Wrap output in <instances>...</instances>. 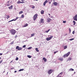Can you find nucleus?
Returning <instances> with one entry per match:
<instances>
[{
  "mask_svg": "<svg viewBox=\"0 0 77 77\" xmlns=\"http://www.w3.org/2000/svg\"><path fill=\"white\" fill-rule=\"evenodd\" d=\"M9 31L11 34V35H15L16 33V30L13 29H11L9 30Z\"/></svg>",
  "mask_w": 77,
  "mask_h": 77,
  "instance_id": "obj_1",
  "label": "nucleus"
},
{
  "mask_svg": "<svg viewBox=\"0 0 77 77\" xmlns=\"http://www.w3.org/2000/svg\"><path fill=\"white\" fill-rule=\"evenodd\" d=\"M70 52H69L65 54V55L63 56V57H64V58L66 57H68L69 54H70Z\"/></svg>",
  "mask_w": 77,
  "mask_h": 77,
  "instance_id": "obj_2",
  "label": "nucleus"
},
{
  "mask_svg": "<svg viewBox=\"0 0 77 77\" xmlns=\"http://www.w3.org/2000/svg\"><path fill=\"white\" fill-rule=\"evenodd\" d=\"M37 17H38L37 14H35L34 15L33 17L34 21H35L36 20V18H37Z\"/></svg>",
  "mask_w": 77,
  "mask_h": 77,
  "instance_id": "obj_3",
  "label": "nucleus"
},
{
  "mask_svg": "<svg viewBox=\"0 0 77 77\" xmlns=\"http://www.w3.org/2000/svg\"><path fill=\"white\" fill-rule=\"evenodd\" d=\"M16 50H18L19 51L20 50H22V48L21 47H20L19 46H17L16 48Z\"/></svg>",
  "mask_w": 77,
  "mask_h": 77,
  "instance_id": "obj_4",
  "label": "nucleus"
},
{
  "mask_svg": "<svg viewBox=\"0 0 77 77\" xmlns=\"http://www.w3.org/2000/svg\"><path fill=\"white\" fill-rule=\"evenodd\" d=\"M53 70H52V69H50L48 71V74L50 75L53 72Z\"/></svg>",
  "mask_w": 77,
  "mask_h": 77,
  "instance_id": "obj_5",
  "label": "nucleus"
},
{
  "mask_svg": "<svg viewBox=\"0 0 77 77\" xmlns=\"http://www.w3.org/2000/svg\"><path fill=\"white\" fill-rule=\"evenodd\" d=\"M53 36L51 35L49 38H46V39H47V41H50V39H52V38H53Z\"/></svg>",
  "mask_w": 77,
  "mask_h": 77,
  "instance_id": "obj_6",
  "label": "nucleus"
},
{
  "mask_svg": "<svg viewBox=\"0 0 77 77\" xmlns=\"http://www.w3.org/2000/svg\"><path fill=\"white\" fill-rule=\"evenodd\" d=\"M74 20L77 21V14L75 15V17H73Z\"/></svg>",
  "mask_w": 77,
  "mask_h": 77,
  "instance_id": "obj_7",
  "label": "nucleus"
},
{
  "mask_svg": "<svg viewBox=\"0 0 77 77\" xmlns=\"http://www.w3.org/2000/svg\"><path fill=\"white\" fill-rule=\"evenodd\" d=\"M44 20L43 19H42L40 20V21L39 22V23H43L44 24Z\"/></svg>",
  "mask_w": 77,
  "mask_h": 77,
  "instance_id": "obj_8",
  "label": "nucleus"
},
{
  "mask_svg": "<svg viewBox=\"0 0 77 77\" xmlns=\"http://www.w3.org/2000/svg\"><path fill=\"white\" fill-rule=\"evenodd\" d=\"M51 19L50 18H48L47 19V23H50V21H51Z\"/></svg>",
  "mask_w": 77,
  "mask_h": 77,
  "instance_id": "obj_9",
  "label": "nucleus"
},
{
  "mask_svg": "<svg viewBox=\"0 0 77 77\" xmlns=\"http://www.w3.org/2000/svg\"><path fill=\"white\" fill-rule=\"evenodd\" d=\"M58 60H60V61H61V62H62L63 61V58H59L58 59Z\"/></svg>",
  "mask_w": 77,
  "mask_h": 77,
  "instance_id": "obj_10",
  "label": "nucleus"
},
{
  "mask_svg": "<svg viewBox=\"0 0 77 77\" xmlns=\"http://www.w3.org/2000/svg\"><path fill=\"white\" fill-rule=\"evenodd\" d=\"M48 2V0H45L43 3L44 6H45V4H46V3H47Z\"/></svg>",
  "mask_w": 77,
  "mask_h": 77,
  "instance_id": "obj_11",
  "label": "nucleus"
},
{
  "mask_svg": "<svg viewBox=\"0 0 77 77\" xmlns=\"http://www.w3.org/2000/svg\"><path fill=\"white\" fill-rule=\"evenodd\" d=\"M48 2V0H45L43 3L44 6H45V4H46V3H47Z\"/></svg>",
  "mask_w": 77,
  "mask_h": 77,
  "instance_id": "obj_12",
  "label": "nucleus"
},
{
  "mask_svg": "<svg viewBox=\"0 0 77 77\" xmlns=\"http://www.w3.org/2000/svg\"><path fill=\"white\" fill-rule=\"evenodd\" d=\"M8 9L10 10L12 9H13V5H12L8 7Z\"/></svg>",
  "mask_w": 77,
  "mask_h": 77,
  "instance_id": "obj_13",
  "label": "nucleus"
},
{
  "mask_svg": "<svg viewBox=\"0 0 77 77\" xmlns=\"http://www.w3.org/2000/svg\"><path fill=\"white\" fill-rule=\"evenodd\" d=\"M53 4L55 6H57L58 3L57 2H54Z\"/></svg>",
  "mask_w": 77,
  "mask_h": 77,
  "instance_id": "obj_14",
  "label": "nucleus"
},
{
  "mask_svg": "<svg viewBox=\"0 0 77 77\" xmlns=\"http://www.w3.org/2000/svg\"><path fill=\"white\" fill-rule=\"evenodd\" d=\"M63 74V72H61V73H60L57 76V77H59V76H60H60H61V75H62V74Z\"/></svg>",
  "mask_w": 77,
  "mask_h": 77,
  "instance_id": "obj_15",
  "label": "nucleus"
},
{
  "mask_svg": "<svg viewBox=\"0 0 77 77\" xmlns=\"http://www.w3.org/2000/svg\"><path fill=\"white\" fill-rule=\"evenodd\" d=\"M74 69H72V68H71L70 69H69V71H74Z\"/></svg>",
  "mask_w": 77,
  "mask_h": 77,
  "instance_id": "obj_16",
  "label": "nucleus"
},
{
  "mask_svg": "<svg viewBox=\"0 0 77 77\" xmlns=\"http://www.w3.org/2000/svg\"><path fill=\"white\" fill-rule=\"evenodd\" d=\"M43 60H44V62H46L47 61V59H46L45 57H43Z\"/></svg>",
  "mask_w": 77,
  "mask_h": 77,
  "instance_id": "obj_17",
  "label": "nucleus"
},
{
  "mask_svg": "<svg viewBox=\"0 0 77 77\" xmlns=\"http://www.w3.org/2000/svg\"><path fill=\"white\" fill-rule=\"evenodd\" d=\"M71 59L72 58L71 57H69L68 58V59L67 60V61H68L69 60H71Z\"/></svg>",
  "mask_w": 77,
  "mask_h": 77,
  "instance_id": "obj_18",
  "label": "nucleus"
},
{
  "mask_svg": "<svg viewBox=\"0 0 77 77\" xmlns=\"http://www.w3.org/2000/svg\"><path fill=\"white\" fill-rule=\"evenodd\" d=\"M44 11L43 10H42L41 12V14H44Z\"/></svg>",
  "mask_w": 77,
  "mask_h": 77,
  "instance_id": "obj_19",
  "label": "nucleus"
},
{
  "mask_svg": "<svg viewBox=\"0 0 77 77\" xmlns=\"http://www.w3.org/2000/svg\"><path fill=\"white\" fill-rule=\"evenodd\" d=\"M73 25H75L76 23L75 21L74 20L73 21Z\"/></svg>",
  "mask_w": 77,
  "mask_h": 77,
  "instance_id": "obj_20",
  "label": "nucleus"
},
{
  "mask_svg": "<svg viewBox=\"0 0 77 77\" xmlns=\"http://www.w3.org/2000/svg\"><path fill=\"white\" fill-rule=\"evenodd\" d=\"M31 37H32V36H35V33H33L32 34H31Z\"/></svg>",
  "mask_w": 77,
  "mask_h": 77,
  "instance_id": "obj_21",
  "label": "nucleus"
},
{
  "mask_svg": "<svg viewBox=\"0 0 77 77\" xmlns=\"http://www.w3.org/2000/svg\"><path fill=\"white\" fill-rule=\"evenodd\" d=\"M66 48H67V46H66L64 47V50H65V49H66Z\"/></svg>",
  "mask_w": 77,
  "mask_h": 77,
  "instance_id": "obj_22",
  "label": "nucleus"
},
{
  "mask_svg": "<svg viewBox=\"0 0 77 77\" xmlns=\"http://www.w3.org/2000/svg\"><path fill=\"white\" fill-rule=\"evenodd\" d=\"M23 11H20V12H19V14H22V13H23Z\"/></svg>",
  "mask_w": 77,
  "mask_h": 77,
  "instance_id": "obj_23",
  "label": "nucleus"
},
{
  "mask_svg": "<svg viewBox=\"0 0 77 77\" xmlns=\"http://www.w3.org/2000/svg\"><path fill=\"white\" fill-rule=\"evenodd\" d=\"M27 57H28V58H31V57H32V56L30 55H27Z\"/></svg>",
  "mask_w": 77,
  "mask_h": 77,
  "instance_id": "obj_24",
  "label": "nucleus"
},
{
  "mask_svg": "<svg viewBox=\"0 0 77 77\" xmlns=\"http://www.w3.org/2000/svg\"><path fill=\"white\" fill-rule=\"evenodd\" d=\"M35 50H36V51H37L38 52V51H39V50H38V48H36Z\"/></svg>",
  "mask_w": 77,
  "mask_h": 77,
  "instance_id": "obj_25",
  "label": "nucleus"
},
{
  "mask_svg": "<svg viewBox=\"0 0 77 77\" xmlns=\"http://www.w3.org/2000/svg\"><path fill=\"white\" fill-rule=\"evenodd\" d=\"M28 26V24H27V23L25 24V25H24V27H27V26Z\"/></svg>",
  "mask_w": 77,
  "mask_h": 77,
  "instance_id": "obj_26",
  "label": "nucleus"
},
{
  "mask_svg": "<svg viewBox=\"0 0 77 77\" xmlns=\"http://www.w3.org/2000/svg\"><path fill=\"white\" fill-rule=\"evenodd\" d=\"M50 29H49L48 30L46 31L45 32L46 33H48V32H49V31H50Z\"/></svg>",
  "mask_w": 77,
  "mask_h": 77,
  "instance_id": "obj_27",
  "label": "nucleus"
},
{
  "mask_svg": "<svg viewBox=\"0 0 77 77\" xmlns=\"http://www.w3.org/2000/svg\"><path fill=\"white\" fill-rule=\"evenodd\" d=\"M24 71V69H20V70H19V71H20V72L21 71Z\"/></svg>",
  "mask_w": 77,
  "mask_h": 77,
  "instance_id": "obj_28",
  "label": "nucleus"
},
{
  "mask_svg": "<svg viewBox=\"0 0 77 77\" xmlns=\"http://www.w3.org/2000/svg\"><path fill=\"white\" fill-rule=\"evenodd\" d=\"M21 2L20 1H19L17 2V4H18L19 3H21Z\"/></svg>",
  "mask_w": 77,
  "mask_h": 77,
  "instance_id": "obj_29",
  "label": "nucleus"
},
{
  "mask_svg": "<svg viewBox=\"0 0 77 77\" xmlns=\"http://www.w3.org/2000/svg\"><path fill=\"white\" fill-rule=\"evenodd\" d=\"M69 33H70L71 32V29H70V28H69Z\"/></svg>",
  "mask_w": 77,
  "mask_h": 77,
  "instance_id": "obj_30",
  "label": "nucleus"
},
{
  "mask_svg": "<svg viewBox=\"0 0 77 77\" xmlns=\"http://www.w3.org/2000/svg\"><path fill=\"white\" fill-rule=\"evenodd\" d=\"M11 5V4H8L7 5V6H9Z\"/></svg>",
  "mask_w": 77,
  "mask_h": 77,
  "instance_id": "obj_31",
  "label": "nucleus"
},
{
  "mask_svg": "<svg viewBox=\"0 0 77 77\" xmlns=\"http://www.w3.org/2000/svg\"><path fill=\"white\" fill-rule=\"evenodd\" d=\"M19 17H17L16 18V19H14L15 21H16V20H17V19H18V18Z\"/></svg>",
  "mask_w": 77,
  "mask_h": 77,
  "instance_id": "obj_32",
  "label": "nucleus"
},
{
  "mask_svg": "<svg viewBox=\"0 0 77 77\" xmlns=\"http://www.w3.org/2000/svg\"><path fill=\"white\" fill-rule=\"evenodd\" d=\"M32 48V47H29L28 48V50H30Z\"/></svg>",
  "mask_w": 77,
  "mask_h": 77,
  "instance_id": "obj_33",
  "label": "nucleus"
},
{
  "mask_svg": "<svg viewBox=\"0 0 77 77\" xmlns=\"http://www.w3.org/2000/svg\"><path fill=\"white\" fill-rule=\"evenodd\" d=\"M10 17L9 15H8L7 18V19H8V18H9Z\"/></svg>",
  "mask_w": 77,
  "mask_h": 77,
  "instance_id": "obj_34",
  "label": "nucleus"
},
{
  "mask_svg": "<svg viewBox=\"0 0 77 77\" xmlns=\"http://www.w3.org/2000/svg\"><path fill=\"white\" fill-rule=\"evenodd\" d=\"M24 15L22 14L21 15V18H24Z\"/></svg>",
  "mask_w": 77,
  "mask_h": 77,
  "instance_id": "obj_35",
  "label": "nucleus"
},
{
  "mask_svg": "<svg viewBox=\"0 0 77 77\" xmlns=\"http://www.w3.org/2000/svg\"><path fill=\"white\" fill-rule=\"evenodd\" d=\"M69 40L70 41H72V40H74V38L70 39Z\"/></svg>",
  "mask_w": 77,
  "mask_h": 77,
  "instance_id": "obj_36",
  "label": "nucleus"
},
{
  "mask_svg": "<svg viewBox=\"0 0 77 77\" xmlns=\"http://www.w3.org/2000/svg\"><path fill=\"white\" fill-rule=\"evenodd\" d=\"M26 45H23V47H23V48H25V47H26Z\"/></svg>",
  "mask_w": 77,
  "mask_h": 77,
  "instance_id": "obj_37",
  "label": "nucleus"
},
{
  "mask_svg": "<svg viewBox=\"0 0 77 77\" xmlns=\"http://www.w3.org/2000/svg\"><path fill=\"white\" fill-rule=\"evenodd\" d=\"M57 52H58V51H55L54 52V54H56V53H57Z\"/></svg>",
  "mask_w": 77,
  "mask_h": 77,
  "instance_id": "obj_38",
  "label": "nucleus"
},
{
  "mask_svg": "<svg viewBox=\"0 0 77 77\" xmlns=\"http://www.w3.org/2000/svg\"><path fill=\"white\" fill-rule=\"evenodd\" d=\"M16 60H18V57H17L16 58Z\"/></svg>",
  "mask_w": 77,
  "mask_h": 77,
  "instance_id": "obj_39",
  "label": "nucleus"
},
{
  "mask_svg": "<svg viewBox=\"0 0 77 77\" xmlns=\"http://www.w3.org/2000/svg\"><path fill=\"white\" fill-rule=\"evenodd\" d=\"M25 3V2L24 1H22L21 2V3Z\"/></svg>",
  "mask_w": 77,
  "mask_h": 77,
  "instance_id": "obj_40",
  "label": "nucleus"
},
{
  "mask_svg": "<svg viewBox=\"0 0 77 77\" xmlns=\"http://www.w3.org/2000/svg\"><path fill=\"white\" fill-rule=\"evenodd\" d=\"M75 33V31H73L72 32V34H74Z\"/></svg>",
  "mask_w": 77,
  "mask_h": 77,
  "instance_id": "obj_41",
  "label": "nucleus"
},
{
  "mask_svg": "<svg viewBox=\"0 0 77 77\" xmlns=\"http://www.w3.org/2000/svg\"><path fill=\"white\" fill-rule=\"evenodd\" d=\"M14 69V67H12V68L11 69Z\"/></svg>",
  "mask_w": 77,
  "mask_h": 77,
  "instance_id": "obj_42",
  "label": "nucleus"
},
{
  "mask_svg": "<svg viewBox=\"0 0 77 77\" xmlns=\"http://www.w3.org/2000/svg\"><path fill=\"white\" fill-rule=\"evenodd\" d=\"M11 20V21H15V19H13Z\"/></svg>",
  "mask_w": 77,
  "mask_h": 77,
  "instance_id": "obj_43",
  "label": "nucleus"
},
{
  "mask_svg": "<svg viewBox=\"0 0 77 77\" xmlns=\"http://www.w3.org/2000/svg\"><path fill=\"white\" fill-rule=\"evenodd\" d=\"M3 62V60H1L0 61V64L2 63V62Z\"/></svg>",
  "mask_w": 77,
  "mask_h": 77,
  "instance_id": "obj_44",
  "label": "nucleus"
},
{
  "mask_svg": "<svg viewBox=\"0 0 77 77\" xmlns=\"http://www.w3.org/2000/svg\"><path fill=\"white\" fill-rule=\"evenodd\" d=\"M13 44H14V42H11V45Z\"/></svg>",
  "mask_w": 77,
  "mask_h": 77,
  "instance_id": "obj_45",
  "label": "nucleus"
},
{
  "mask_svg": "<svg viewBox=\"0 0 77 77\" xmlns=\"http://www.w3.org/2000/svg\"><path fill=\"white\" fill-rule=\"evenodd\" d=\"M2 55H3V53H0V56H2Z\"/></svg>",
  "mask_w": 77,
  "mask_h": 77,
  "instance_id": "obj_46",
  "label": "nucleus"
},
{
  "mask_svg": "<svg viewBox=\"0 0 77 77\" xmlns=\"http://www.w3.org/2000/svg\"><path fill=\"white\" fill-rule=\"evenodd\" d=\"M63 23H66V21H63Z\"/></svg>",
  "mask_w": 77,
  "mask_h": 77,
  "instance_id": "obj_47",
  "label": "nucleus"
},
{
  "mask_svg": "<svg viewBox=\"0 0 77 77\" xmlns=\"http://www.w3.org/2000/svg\"><path fill=\"white\" fill-rule=\"evenodd\" d=\"M32 9H34L35 8V6H33L32 8Z\"/></svg>",
  "mask_w": 77,
  "mask_h": 77,
  "instance_id": "obj_48",
  "label": "nucleus"
},
{
  "mask_svg": "<svg viewBox=\"0 0 77 77\" xmlns=\"http://www.w3.org/2000/svg\"><path fill=\"white\" fill-rule=\"evenodd\" d=\"M12 21L11 20H10V21H9L8 22V23H10V22H11Z\"/></svg>",
  "mask_w": 77,
  "mask_h": 77,
  "instance_id": "obj_49",
  "label": "nucleus"
},
{
  "mask_svg": "<svg viewBox=\"0 0 77 77\" xmlns=\"http://www.w3.org/2000/svg\"><path fill=\"white\" fill-rule=\"evenodd\" d=\"M66 35H67V34H66L64 35L65 36Z\"/></svg>",
  "mask_w": 77,
  "mask_h": 77,
  "instance_id": "obj_50",
  "label": "nucleus"
},
{
  "mask_svg": "<svg viewBox=\"0 0 77 77\" xmlns=\"http://www.w3.org/2000/svg\"><path fill=\"white\" fill-rule=\"evenodd\" d=\"M49 4H51V2H49Z\"/></svg>",
  "mask_w": 77,
  "mask_h": 77,
  "instance_id": "obj_51",
  "label": "nucleus"
},
{
  "mask_svg": "<svg viewBox=\"0 0 77 77\" xmlns=\"http://www.w3.org/2000/svg\"><path fill=\"white\" fill-rule=\"evenodd\" d=\"M17 71H14V73H15V72H17Z\"/></svg>",
  "mask_w": 77,
  "mask_h": 77,
  "instance_id": "obj_52",
  "label": "nucleus"
},
{
  "mask_svg": "<svg viewBox=\"0 0 77 77\" xmlns=\"http://www.w3.org/2000/svg\"><path fill=\"white\" fill-rule=\"evenodd\" d=\"M7 3H9V1H8L7 2Z\"/></svg>",
  "mask_w": 77,
  "mask_h": 77,
  "instance_id": "obj_53",
  "label": "nucleus"
},
{
  "mask_svg": "<svg viewBox=\"0 0 77 77\" xmlns=\"http://www.w3.org/2000/svg\"><path fill=\"white\" fill-rule=\"evenodd\" d=\"M21 1H25V0H21Z\"/></svg>",
  "mask_w": 77,
  "mask_h": 77,
  "instance_id": "obj_54",
  "label": "nucleus"
},
{
  "mask_svg": "<svg viewBox=\"0 0 77 77\" xmlns=\"http://www.w3.org/2000/svg\"><path fill=\"white\" fill-rule=\"evenodd\" d=\"M74 74H75V72H74Z\"/></svg>",
  "mask_w": 77,
  "mask_h": 77,
  "instance_id": "obj_55",
  "label": "nucleus"
},
{
  "mask_svg": "<svg viewBox=\"0 0 77 77\" xmlns=\"http://www.w3.org/2000/svg\"><path fill=\"white\" fill-rule=\"evenodd\" d=\"M4 72H5V71H4L3 72V73H4Z\"/></svg>",
  "mask_w": 77,
  "mask_h": 77,
  "instance_id": "obj_56",
  "label": "nucleus"
},
{
  "mask_svg": "<svg viewBox=\"0 0 77 77\" xmlns=\"http://www.w3.org/2000/svg\"><path fill=\"white\" fill-rule=\"evenodd\" d=\"M34 1H38V0H34Z\"/></svg>",
  "mask_w": 77,
  "mask_h": 77,
  "instance_id": "obj_57",
  "label": "nucleus"
},
{
  "mask_svg": "<svg viewBox=\"0 0 77 77\" xmlns=\"http://www.w3.org/2000/svg\"><path fill=\"white\" fill-rule=\"evenodd\" d=\"M48 15H50V14H48Z\"/></svg>",
  "mask_w": 77,
  "mask_h": 77,
  "instance_id": "obj_58",
  "label": "nucleus"
},
{
  "mask_svg": "<svg viewBox=\"0 0 77 77\" xmlns=\"http://www.w3.org/2000/svg\"><path fill=\"white\" fill-rule=\"evenodd\" d=\"M1 59V57H0V59Z\"/></svg>",
  "mask_w": 77,
  "mask_h": 77,
  "instance_id": "obj_59",
  "label": "nucleus"
},
{
  "mask_svg": "<svg viewBox=\"0 0 77 77\" xmlns=\"http://www.w3.org/2000/svg\"><path fill=\"white\" fill-rule=\"evenodd\" d=\"M7 74H8V72H7Z\"/></svg>",
  "mask_w": 77,
  "mask_h": 77,
  "instance_id": "obj_60",
  "label": "nucleus"
},
{
  "mask_svg": "<svg viewBox=\"0 0 77 77\" xmlns=\"http://www.w3.org/2000/svg\"><path fill=\"white\" fill-rule=\"evenodd\" d=\"M15 38H16V37H15Z\"/></svg>",
  "mask_w": 77,
  "mask_h": 77,
  "instance_id": "obj_61",
  "label": "nucleus"
},
{
  "mask_svg": "<svg viewBox=\"0 0 77 77\" xmlns=\"http://www.w3.org/2000/svg\"><path fill=\"white\" fill-rule=\"evenodd\" d=\"M15 38H16V37H15Z\"/></svg>",
  "mask_w": 77,
  "mask_h": 77,
  "instance_id": "obj_62",
  "label": "nucleus"
}]
</instances>
